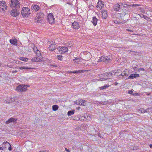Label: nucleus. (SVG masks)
Returning <instances> with one entry per match:
<instances>
[{"mask_svg": "<svg viewBox=\"0 0 152 152\" xmlns=\"http://www.w3.org/2000/svg\"><path fill=\"white\" fill-rule=\"evenodd\" d=\"M120 4L122 5L124 7L125 10L124 11V12L126 14H128L130 13L131 10L130 7V4L129 3L125 4L124 3H120Z\"/></svg>", "mask_w": 152, "mask_h": 152, "instance_id": "nucleus-4", "label": "nucleus"}, {"mask_svg": "<svg viewBox=\"0 0 152 152\" xmlns=\"http://www.w3.org/2000/svg\"><path fill=\"white\" fill-rule=\"evenodd\" d=\"M29 87V85L20 84L16 87V90L19 92H24L27 90V88Z\"/></svg>", "mask_w": 152, "mask_h": 152, "instance_id": "nucleus-2", "label": "nucleus"}, {"mask_svg": "<svg viewBox=\"0 0 152 152\" xmlns=\"http://www.w3.org/2000/svg\"><path fill=\"white\" fill-rule=\"evenodd\" d=\"M47 19L48 22L52 24L54 22L55 18L53 14L52 13L48 14Z\"/></svg>", "mask_w": 152, "mask_h": 152, "instance_id": "nucleus-5", "label": "nucleus"}, {"mask_svg": "<svg viewBox=\"0 0 152 152\" xmlns=\"http://www.w3.org/2000/svg\"><path fill=\"white\" fill-rule=\"evenodd\" d=\"M10 6L12 8L11 15L12 16L16 17L19 14L18 9L20 7V3L18 0H10Z\"/></svg>", "mask_w": 152, "mask_h": 152, "instance_id": "nucleus-1", "label": "nucleus"}, {"mask_svg": "<svg viewBox=\"0 0 152 152\" xmlns=\"http://www.w3.org/2000/svg\"><path fill=\"white\" fill-rule=\"evenodd\" d=\"M31 69L32 68H29V67H26L25 66L20 67L19 68V69H21V70L23 69Z\"/></svg>", "mask_w": 152, "mask_h": 152, "instance_id": "nucleus-29", "label": "nucleus"}, {"mask_svg": "<svg viewBox=\"0 0 152 152\" xmlns=\"http://www.w3.org/2000/svg\"><path fill=\"white\" fill-rule=\"evenodd\" d=\"M10 42L12 45H16L17 43V40L15 38L14 39H10Z\"/></svg>", "mask_w": 152, "mask_h": 152, "instance_id": "nucleus-18", "label": "nucleus"}, {"mask_svg": "<svg viewBox=\"0 0 152 152\" xmlns=\"http://www.w3.org/2000/svg\"><path fill=\"white\" fill-rule=\"evenodd\" d=\"M149 147H150V148H152V144H150L149 145Z\"/></svg>", "mask_w": 152, "mask_h": 152, "instance_id": "nucleus-63", "label": "nucleus"}, {"mask_svg": "<svg viewBox=\"0 0 152 152\" xmlns=\"http://www.w3.org/2000/svg\"><path fill=\"white\" fill-rule=\"evenodd\" d=\"M65 151H66L67 152H70V151L66 148H65Z\"/></svg>", "mask_w": 152, "mask_h": 152, "instance_id": "nucleus-58", "label": "nucleus"}, {"mask_svg": "<svg viewBox=\"0 0 152 152\" xmlns=\"http://www.w3.org/2000/svg\"><path fill=\"white\" fill-rule=\"evenodd\" d=\"M73 60L74 61V62L77 63L80 61V59L79 58L77 57L75 58V59H73Z\"/></svg>", "mask_w": 152, "mask_h": 152, "instance_id": "nucleus-27", "label": "nucleus"}, {"mask_svg": "<svg viewBox=\"0 0 152 152\" xmlns=\"http://www.w3.org/2000/svg\"><path fill=\"white\" fill-rule=\"evenodd\" d=\"M44 14L42 12H39L37 16V19H43Z\"/></svg>", "mask_w": 152, "mask_h": 152, "instance_id": "nucleus-16", "label": "nucleus"}, {"mask_svg": "<svg viewBox=\"0 0 152 152\" xmlns=\"http://www.w3.org/2000/svg\"><path fill=\"white\" fill-rule=\"evenodd\" d=\"M88 53H89V52H83V54L85 55V56H86L87 55V54Z\"/></svg>", "mask_w": 152, "mask_h": 152, "instance_id": "nucleus-53", "label": "nucleus"}, {"mask_svg": "<svg viewBox=\"0 0 152 152\" xmlns=\"http://www.w3.org/2000/svg\"><path fill=\"white\" fill-rule=\"evenodd\" d=\"M139 111L142 113L148 112L147 110L145 109L144 108H140V109H139Z\"/></svg>", "mask_w": 152, "mask_h": 152, "instance_id": "nucleus-25", "label": "nucleus"}, {"mask_svg": "<svg viewBox=\"0 0 152 152\" xmlns=\"http://www.w3.org/2000/svg\"><path fill=\"white\" fill-rule=\"evenodd\" d=\"M0 150H3V148L2 147H0Z\"/></svg>", "mask_w": 152, "mask_h": 152, "instance_id": "nucleus-64", "label": "nucleus"}, {"mask_svg": "<svg viewBox=\"0 0 152 152\" xmlns=\"http://www.w3.org/2000/svg\"><path fill=\"white\" fill-rule=\"evenodd\" d=\"M140 77V75L139 74H131L128 77L127 79H133L134 78H135L136 77Z\"/></svg>", "mask_w": 152, "mask_h": 152, "instance_id": "nucleus-8", "label": "nucleus"}, {"mask_svg": "<svg viewBox=\"0 0 152 152\" xmlns=\"http://www.w3.org/2000/svg\"><path fill=\"white\" fill-rule=\"evenodd\" d=\"M75 113V110H70L68 111L67 113V115L68 116H71L74 114Z\"/></svg>", "mask_w": 152, "mask_h": 152, "instance_id": "nucleus-24", "label": "nucleus"}, {"mask_svg": "<svg viewBox=\"0 0 152 152\" xmlns=\"http://www.w3.org/2000/svg\"><path fill=\"white\" fill-rule=\"evenodd\" d=\"M21 13L23 17H28L30 14L29 9L27 7H23L21 11Z\"/></svg>", "mask_w": 152, "mask_h": 152, "instance_id": "nucleus-3", "label": "nucleus"}, {"mask_svg": "<svg viewBox=\"0 0 152 152\" xmlns=\"http://www.w3.org/2000/svg\"><path fill=\"white\" fill-rule=\"evenodd\" d=\"M147 18V19H146L148 21H151V18H149L148 17V18Z\"/></svg>", "mask_w": 152, "mask_h": 152, "instance_id": "nucleus-55", "label": "nucleus"}, {"mask_svg": "<svg viewBox=\"0 0 152 152\" xmlns=\"http://www.w3.org/2000/svg\"><path fill=\"white\" fill-rule=\"evenodd\" d=\"M81 102H82V104H80V105H82L84 106L86 105V102L85 100H83V101H81Z\"/></svg>", "mask_w": 152, "mask_h": 152, "instance_id": "nucleus-36", "label": "nucleus"}, {"mask_svg": "<svg viewBox=\"0 0 152 152\" xmlns=\"http://www.w3.org/2000/svg\"><path fill=\"white\" fill-rule=\"evenodd\" d=\"M56 44H51L49 47L50 50L53 51L56 49Z\"/></svg>", "mask_w": 152, "mask_h": 152, "instance_id": "nucleus-15", "label": "nucleus"}, {"mask_svg": "<svg viewBox=\"0 0 152 152\" xmlns=\"http://www.w3.org/2000/svg\"><path fill=\"white\" fill-rule=\"evenodd\" d=\"M81 101H83V99H80L79 100H77L74 102V103L77 105H80V103L82 102H81Z\"/></svg>", "mask_w": 152, "mask_h": 152, "instance_id": "nucleus-28", "label": "nucleus"}, {"mask_svg": "<svg viewBox=\"0 0 152 152\" xmlns=\"http://www.w3.org/2000/svg\"><path fill=\"white\" fill-rule=\"evenodd\" d=\"M107 79L106 78H99L98 79L99 80H101V81H102V80H105Z\"/></svg>", "mask_w": 152, "mask_h": 152, "instance_id": "nucleus-47", "label": "nucleus"}, {"mask_svg": "<svg viewBox=\"0 0 152 152\" xmlns=\"http://www.w3.org/2000/svg\"><path fill=\"white\" fill-rule=\"evenodd\" d=\"M103 3L101 1H100L98 2L97 5V8L100 10L104 6Z\"/></svg>", "mask_w": 152, "mask_h": 152, "instance_id": "nucleus-10", "label": "nucleus"}, {"mask_svg": "<svg viewBox=\"0 0 152 152\" xmlns=\"http://www.w3.org/2000/svg\"><path fill=\"white\" fill-rule=\"evenodd\" d=\"M109 86V85H106L100 87H99V88L101 90H102L104 89H105L107 88H108Z\"/></svg>", "mask_w": 152, "mask_h": 152, "instance_id": "nucleus-23", "label": "nucleus"}, {"mask_svg": "<svg viewBox=\"0 0 152 152\" xmlns=\"http://www.w3.org/2000/svg\"><path fill=\"white\" fill-rule=\"evenodd\" d=\"M72 73H74V74H79L78 72V71H73Z\"/></svg>", "mask_w": 152, "mask_h": 152, "instance_id": "nucleus-51", "label": "nucleus"}, {"mask_svg": "<svg viewBox=\"0 0 152 152\" xmlns=\"http://www.w3.org/2000/svg\"><path fill=\"white\" fill-rule=\"evenodd\" d=\"M99 103L100 104H102L104 105V104H107V102H106V101L104 102H99Z\"/></svg>", "mask_w": 152, "mask_h": 152, "instance_id": "nucleus-45", "label": "nucleus"}, {"mask_svg": "<svg viewBox=\"0 0 152 152\" xmlns=\"http://www.w3.org/2000/svg\"><path fill=\"white\" fill-rule=\"evenodd\" d=\"M121 72V70L120 69H118L117 70H115L113 72L114 73V75H115L116 73L117 72Z\"/></svg>", "mask_w": 152, "mask_h": 152, "instance_id": "nucleus-38", "label": "nucleus"}, {"mask_svg": "<svg viewBox=\"0 0 152 152\" xmlns=\"http://www.w3.org/2000/svg\"><path fill=\"white\" fill-rule=\"evenodd\" d=\"M102 18L105 19L107 17V12L106 11L102 10Z\"/></svg>", "mask_w": 152, "mask_h": 152, "instance_id": "nucleus-12", "label": "nucleus"}, {"mask_svg": "<svg viewBox=\"0 0 152 152\" xmlns=\"http://www.w3.org/2000/svg\"><path fill=\"white\" fill-rule=\"evenodd\" d=\"M3 144H5V145H7V146H9V145H10V146L8 147V150L10 151H11L12 150V147L11 145H10V144L8 142H4Z\"/></svg>", "mask_w": 152, "mask_h": 152, "instance_id": "nucleus-21", "label": "nucleus"}, {"mask_svg": "<svg viewBox=\"0 0 152 152\" xmlns=\"http://www.w3.org/2000/svg\"><path fill=\"white\" fill-rule=\"evenodd\" d=\"M104 62L108 63L111 61L110 58L108 56H104Z\"/></svg>", "mask_w": 152, "mask_h": 152, "instance_id": "nucleus-19", "label": "nucleus"}, {"mask_svg": "<svg viewBox=\"0 0 152 152\" xmlns=\"http://www.w3.org/2000/svg\"><path fill=\"white\" fill-rule=\"evenodd\" d=\"M140 16L141 17L143 18H144L145 19H147L148 16H146L145 15H144L143 14H140Z\"/></svg>", "mask_w": 152, "mask_h": 152, "instance_id": "nucleus-34", "label": "nucleus"}, {"mask_svg": "<svg viewBox=\"0 0 152 152\" xmlns=\"http://www.w3.org/2000/svg\"><path fill=\"white\" fill-rule=\"evenodd\" d=\"M58 108V106L57 105H54L52 107L53 110L54 111H56Z\"/></svg>", "mask_w": 152, "mask_h": 152, "instance_id": "nucleus-26", "label": "nucleus"}, {"mask_svg": "<svg viewBox=\"0 0 152 152\" xmlns=\"http://www.w3.org/2000/svg\"><path fill=\"white\" fill-rule=\"evenodd\" d=\"M91 55L90 53H88L87 54V55L84 56V60L88 61L91 59Z\"/></svg>", "mask_w": 152, "mask_h": 152, "instance_id": "nucleus-17", "label": "nucleus"}, {"mask_svg": "<svg viewBox=\"0 0 152 152\" xmlns=\"http://www.w3.org/2000/svg\"><path fill=\"white\" fill-rule=\"evenodd\" d=\"M89 116V114H86L84 115V116H83L82 117L84 118L85 119H87Z\"/></svg>", "mask_w": 152, "mask_h": 152, "instance_id": "nucleus-43", "label": "nucleus"}, {"mask_svg": "<svg viewBox=\"0 0 152 152\" xmlns=\"http://www.w3.org/2000/svg\"><path fill=\"white\" fill-rule=\"evenodd\" d=\"M31 61L33 62H40L41 61V59L37 57H34L33 58L31 59Z\"/></svg>", "mask_w": 152, "mask_h": 152, "instance_id": "nucleus-20", "label": "nucleus"}, {"mask_svg": "<svg viewBox=\"0 0 152 152\" xmlns=\"http://www.w3.org/2000/svg\"><path fill=\"white\" fill-rule=\"evenodd\" d=\"M40 8L39 6L38 5L36 4H33L31 6V9L36 11H38Z\"/></svg>", "mask_w": 152, "mask_h": 152, "instance_id": "nucleus-11", "label": "nucleus"}, {"mask_svg": "<svg viewBox=\"0 0 152 152\" xmlns=\"http://www.w3.org/2000/svg\"><path fill=\"white\" fill-rule=\"evenodd\" d=\"M15 100V98L13 97V98L11 97L10 98V99L8 102L9 103L10 102H14Z\"/></svg>", "mask_w": 152, "mask_h": 152, "instance_id": "nucleus-37", "label": "nucleus"}, {"mask_svg": "<svg viewBox=\"0 0 152 152\" xmlns=\"http://www.w3.org/2000/svg\"><path fill=\"white\" fill-rule=\"evenodd\" d=\"M128 93L129 94H132V95H134V94L133 93V91L132 90L129 91H128Z\"/></svg>", "mask_w": 152, "mask_h": 152, "instance_id": "nucleus-46", "label": "nucleus"}, {"mask_svg": "<svg viewBox=\"0 0 152 152\" xmlns=\"http://www.w3.org/2000/svg\"><path fill=\"white\" fill-rule=\"evenodd\" d=\"M5 1L2 2V4L1 5V7L0 9V10H1L3 11L4 10V8H5V9L6 8V7H5L6 6L5 5Z\"/></svg>", "mask_w": 152, "mask_h": 152, "instance_id": "nucleus-30", "label": "nucleus"}, {"mask_svg": "<svg viewBox=\"0 0 152 152\" xmlns=\"http://www.w3.org/2000/svg\"><path fill=\"white\" fill-rule=\"evenodd\" d=\"M33 46V47H32V48H33L34 51L35 52H37V51L38 50L37 48L35 45H33V46Z\"/></svg>", "mask_w": 152, "mask_h": 152, "instance_id": "nucleus-32", "label": "nucleus"}, {"mask_svg": "<svg viewBox=\"0 0 152 152\" xmlns=\"http://www.w3.org/2000/svg\"><path fill=\"white\" fill-rule=\"evenodd\" d=\"M104 75H106L107 77L110 76V75H108V73H105L104 74Z\"/></svg>", "mask_w": 152, "mask_h": 152, "instance_id": "nucleus-52", "label": "nucleus"}, {"mask_svg": "<svg viewBox=\"0 0 152 152\" xmlns=\"http://www.w3.org/2000/svg\"><path fill=\"white\" fill-rule=\"evenodd\" d=\"M80 118L79 117H77L76 118H75L74 119L75 120H77V121H79L80 120Z\"/></svg>", "mask_w": 152, "mask_h": 152, "instance_id": "nucleus-54", "label": "nucleus"}, {"mask_svg": "<svg viewBox=\"0 0 152 152\" xmlns=\"http://www.w3.org/2000/svg\"><path fill=\"white\" fill-rule=\"evenodd\" d=\"M139 148V147L138 146H134L133 147V149L137 150Z\"/></svg>", "mask_w": 152, "mask_h": 152, "instance_id": "nucleus-48", "label": "nucleus"}, {"mask_svg": "<svg viewBox=\"0 0 152 152\" xmlns=\"http://www.w3.org/2000/svg\"><path fill=\"white\" fill-rule=\"evenodd\" d=\"M88 71L87 70H78V72H79V73H82L84 72H86V71Z\"/></svg>", "mask_w": 152, "mask_h": 152, "instance_id": "nucleus-40", "label": "nucleus"}, {"mask_svg": "<svg viewBox=\"0 0 152 152\" xmlns=\"http://www.w3.org/2000/svg\"><path fill=\"white\" fill-rule=\"evenodd\" d=\"M104 56H102L101 57H100V58L98 62H101V61L104 62Z\"/></svg>", "mask_w": 152, "mask_h": 152, "instance_id": "nucleus-35", "label": "nucleus"}, {"mask_svg": "<svg viewBox=\"0 0 152 152\" xmlns=\"http://www.w3.org/2000/svg\"><path fill=\"white\" fill-rule=\"evenodd\" d=\"M19 59L24 61H26L28 60L27 58L25 57H20Z\"/></svg>", "mask_w": 152, "mask_h": 152, "instance_id": "nucleus-33", "label": "nucleus"}, {"mask_svg": "<svg viewBox=\"0 0 152 152\" xmlns=\"http://www.w3.org/2000/svg\"><path fill=\"white\" fill-rule=\"evenodd\" d=\"M38 19V20H36L35 22H36L37 23H41V21L42 19Z\"/></svg>", "mask_w": 152, "mask_h": 152, "instance_id": "nucleus-49", "label": "nucleus"}, {"mask_svg": "<svg viewBox=\"0 0 152 152\" xmlns=\"http://www.w3.org/2000/svg\"><path fill=\"white\" fill-rule=\"evenodd\" d=\"M42 152H49V150H42Z\"/></svg>", "mask_w": 152, "mask_h": 152, "instance_id": "nucleus-57", "label": "nucleus"}, {"mask_svg": "<svg viewBox=\"0 0 152 152\" xmlns=\"http://www.w3.org/2000/svg\"><path fill=\"white\" fill-rule=\"evenodd\" d=\"M111 100H107V101L106 102H107V104L108 103H112V102H110V101Z\"/></svg>", "mask_w": 152, "mask_h": 152, "instance_id": "nucleus-56", "label": "nucleus"}, {"mask_svg": "<svg viewBox=\"0 0 152 152\" xmlns=\"http://www.w3.org/2000/svg\"><path fill=\"white\" fill-rule=\"evenodd\" d=\"M108 75H110V76L112 75H113V74L111 72H109L108 73Z\"/></svg>", "mask_w": 152, "mask_h": 152, "instance_id": "nucleus-59", "label": "nucleus"}, {"mask_svg": "<svg viewBox=\"0 0 152 152\" xmlns=\"http://www.w3.org/2000/svg\"><path fill=\"white\" fill-rule=\"evenodd\" d=\"M120 4H115L114 6V10L116 11H119L120 10Z\"/></svg>", "mask_w": 152, "mask_h": 152, "instance_id": "nucleus-13", "label": "nucleus"}, {"mask_svg": "<svg viewBox=\"0 0 152 152\" xmlns=\"http://www.w3.org/2000/svg\"><path fill=\"white\" fill-rule=\"evenodd\" d=\"M57 58H58V60H62V59L63 58V56H62L59 55V56H58Z\"/></svg>", "mask_w": 152, "mask_h": 152, "instance_id": "nucleus-39", "label": "nucleus"}, {"mask_svg": "<svg viewBox=\"0 0 152 152\" xmlns=\"http://www.w3.org/2000/svg\"><path fill=\"white\" fill-rule=\"evenodd\" d=\"M98 136L99 137H101V134L100 133H99L98 134Z\"/></svg>", "mask_w": 152, "mask_h": 152, "instance_id": "nucleus-62", "label": "nucleus"}, {"mask_svg": "<svg viewBox=\"0 0 152 152\" xmlns=\"http://www.w3.org/2000/svg\"><path fill=\"white\" fill-rule=\"evenodd\" d=\"M80 109V107H78L77 108V110H79Z\"/></svg>", "mask_w": 152, "mask_h": 152, "instance_id": "nucleus-61", "label": "nucleus"}, {"mask_svg": "<svg viewBox=\"0 0 152 152\" xmlns=\"http://www.w3.org/2000/svg\"><path fill=\"white\" fill-rule=\"evenodd\" d=\"M98 20L96 18V17H94L93 18L91 22L92 23L93 25L94 26H96L97 24V21Z\"/></svg>", "mask_w": 152, "mask_h": 152, "instance_id": "nucleus-14", "label": "nucleus"}, {"mask_svg": "<svg viewBox=\"0 0 152 152\" xmlns=\"http://www.w3.org/2000/svg\"><path fill=\"white\" fill-rule=\"evenodd\" d=\"M36 54L37 55V56H38V57H39L40 58H41V54L40 52L38 50L37 52H36Z\"/></svg>", "mask_w": 152, "mask_h": 152, "instance_id": "nucleus-31", "label": "nucleus"}, {"mask_svg": "<svg viewBox=\"0 0 152 152\" xmlns=\"http://www.w3.org/2000/svg\"><path fill=\"white\" fill-rule=\"evenodd\" d=\"M18 120V118H15L13 117H12L9 118L7 121L5 122L7 124H8L10 123H13L14 124H16L17 123V121Z\"/></svg>", "mask_w": 152, "mask_h": 152, "instance_id": "nucleus-6", "label": "nucleus"}, {"mask_svg": "<svg viewBox=\"0 0 152 152\" xmlns=\"http://www.w3.org/2000/svg\"><path fill=\"white\" fill-rule=\"evenodd\" d=\"M50 66H53V67H57V65H55V64H50Z\"/></svg>", "mask_w": 152, "mask_h": 152, "instance_id": "nucleus-50", "label": "nucleus"}, {"mask_svg": "<svg viewBox=\"0 0 152 152\" xmlns=\"http://www.w3.org/2000/svg\"><path fill=\"white\" fill-rule=\"evenodd\" d=\"M126 75V71H124L122 72V73L120 75H119L118 77L119 78H123Z\"/></svg>", "mask_w": 152, "mask_h": 152, "instance_id": "nucleus-22", "label": "nucleus"}, {"mask_svg": "<svg viewBox=\"0 0 152 152\" xmlns=\"http://www.w3.org/2000/svg\"><path fill=\"white\" fill-rule=\"evenodd\" d=\"M57 49L59 51L61 52V53L62 54L67 52L68 50V48L66 47H58Z\"/></svg>", "mask_w": 152, "mask_h": 152, "instance_id": "nucleus-7", "label": "nucleus"}, {"mask_svg": "<svg viewBox=\"0 0 152 152\" xmlns=\"http://www.w3.org/2000/svg\"><path fill=\"white\" fill-rule=\"evenodd\" d=\"M144 71H145V69L143 68H140L138 69V71L139 72Z\"/></svg>", "mask_w": 152, "mask_h": 152, "instance_id": "nucleus-44", "label": "nucleus"}, {"mask_svg": "<svg viewBox=\"0 0 152 152\" xmlns=\"http://www.w3.org/2000/svg\"><path fill=\"white\" fill-rule=\"evenodd\" d=\"M18 72V71L17 70H15V71H13L12 72V73H16Z\"/></svg>", "mask_w": 152, "mask_h": 152, "instance_id": "nucleus-60", "label": "nucleus"}, {"mask_svg": "<svg viewBox=\"0 0 152 152\" xmlns=\"http://www.w3.org/2000/svg\"><path fill=\"white\" fill-rule=\"evenodd\" d=\"M72 26L73 27V28L76 29H77L80 28L78 23L75 21L73 23H72Z\"/></svg>", "mask_w": 152, "mask_h": 152, "instance_id": "nucleus-9", "label": "nucleus"}, {"mask_svg": "<svg viewBox=\"0 0 152 152\" xmlns=\"http://www.w3.org/2000/svg\"><path fill=\"white\" fill-rule=\"evenodd\" d=\"M140 5L139 4H130V7L132 6V7H136L137 6H139Z\"/></svg>", "mask_w": 152, "mask_h": 152, "instance_id": "nucleus-41", "label": "nucleus"}, {"mask_svg": "<svg viewBox=\"0 0 152 152\" xmlns=\"http://www.w3.org/2000/svg\"><path fill=\"white\" fill-rule=\"evenodd\" d=\"M124 7L121 4H120V10H121L123 11V12H124V11L125 10V9L124 8Z\"/></svg>", "mask_w": 152, "mask_h": 152, "instance_id": "nucleus-42", "label": "nucleus"}]
</instances>
